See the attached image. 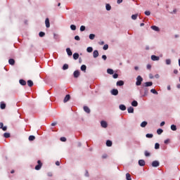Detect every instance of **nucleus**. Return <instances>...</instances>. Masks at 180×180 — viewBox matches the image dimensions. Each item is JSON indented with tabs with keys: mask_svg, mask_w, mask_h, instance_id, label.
<instances>
[{
	"mask_svg": "<svg viewBox=\"0 0 180 180\" xmlns=\"http://www.w3.org/2000/svg\"><path fill=\"white\" fill-rule=\"evenodd\" d=\"M141 82H143V77H141V76H138L136 78V85L137 86H140V85H141Z\"/></svg>",
	"mask_w": 180,
	"mask_h": 180,
	"instance_id": "nucleus-1",
	"label": "nucleus"
},
{
	"mask_svg": "<svg viewBox=\"0 0 180 180\" xmlns=\"http://www.w3.org/2000/svg\"><path fill=\"white\" fill-rule=\"evenodd\" d=\"M152 167H160V162H158V160H155L152 162Z\"/></svg>",
	"mask_w": 180,
	"mask_h": 180,
	"instance_id": "nucleus-2",
	"label": "nucleus"
},
{
	"mask_svg": "<svg viewBox=\"0 0 180 180\" xmlns=\"http://www.w3.org/2000/svg\"><path fill=\"white\" fill-rule=\"evenodd\" d=\"M38 165L35 167V169H37V171H39V169H40V168H41V162L40 160L37 161Z\"/></svg>",
	"mask_w": 180,
	"mask_h": 180,
	"instance_id": "nucleus-3",
	"label": "nucleus"
},
{
	"mask_svg": "<svg viewBox=\"0 0 180 180\" xmlns=\"http://www.w3.org/2000/svg\"><path fill=\"white\" fill-rule=\"evenodd\" d=\"M151 60L153 61H158L160 60V57L159 56H156L155 55H152L151 56Z\"/></svg>",
	"mask_w": 180,
	"mask_h": 180,
	"instance_id": "nucleus-4",
	"label": "nucleus"
},
{
	"mask_svg": "<svg viewBox=\"0 0 180 180\" xmlns=\"http://www.w3.org/2000/svg\"><path fill=\"white\" fill-rule=\"evenodd\" d=\"M111 94H112V95H114L115 96H116V95L119 94V91L117 89H113L111 91Z\"/></svg>",
	"mask_w": 180,
	"mask_h": 180,
	"instance_id": "nucleus-5",
	"label": "nucleus"
},
{
	"mask_svg": "<svg viewBox=\"0 0 180 180\" xmlns=\"http://www.w3.org/2000/svg\"><path fill=\"white\" fill-rule=\"evenodd\" d=\"M98 56H99V52L98 51V50H95L93 53L94 58H97Z\"/></svg>",
	"mask_w": 180,
	"mask_h": 180,
	"instance_id": "nucleus-6",
	"label": "nucleus"
},
{
	"mask_svg": "<svg viewBox=\"0 0 180 180\" xmlns=\"http://www.w3.org/2000/svg\"><path fill=\"white\" fill-rule=\"evenodd\" d=\"M73 75L75 78H78V77H79V70H75Z\"/></svg>",
	"mask_w": 180,
	"mask_h": 180,
	"instance_id": "nucleus-7",
	"label": "nucleus"
},
{
	"mask_svg": "<svg viewBox=\"0 0 180 180\" xmlns=\"http://www.w3.org/2000/svg\"><path fill=\"white\" fill-rule=\"evenodd\" d=\"M101 124L104 129H106V127H108V123L105 121H101Z\"/></svg>",
	"mask_w": 180,
	"mask_h": 180,
	"instance_id": "nucleus-8",
	"label": "nucleus"
},
{
	"mask_svg": "<svg viewBox=\"0 0 180 180\" xmlns=\"http://www.w3.org/2000/svg\"><path fill=\"white\" fill-rule=\"evenodd\" d=\"M139 165L141 166V167H144L146 165V162L143 160H140L139 161Z\"/></svg>",
	"mask_w": 180,
	"mask_h": 180,
	"instance_id": "nucleus-9",
	"label": "nucleus"
},
{
	"mask_svg": "<svg viewBox=\"0 0 180 180\" xmlns=\"http://www.w3.org/2000/svg\"><path fill=\"white\" fill-rule=\"evenodd\" d=\"M117 86H123V85H124V82L120 80L117 82Z\"/></svg>",
	"mask_w": 180,
	"mask_h": 180,
	"instance_id": "nucleus-10",
	"label": "nucleus"
},
{
	"mask_svg": "<svg viewBox=\"0 0 180 180\" xmlns=\"http://www.w3.org/2000/svg\"><path fill=\"white\" fill-rule=\"evenodd\" d=\"M0 129H2V130L4 131H6L7 127H4V123L0 122Z\"/></svg>",
	"mask_w": 180,
	"mask_h": 180,
	"instance_id": "nucleus-11",
	"label": "nucleus"
},
{
	"mask_svg": "<svg viewBox=\"0 0 180 180\" xmlns=\"http://www.w3.org/2000/svg\"><path fill=\"white\" fill-rule=\"evenodd\" d=\"M84 110L86 112V113H91V110L88 106H84Z\"/></svg>",
	"mask_w": 180,
	"mask_h": 180,
	"instance_id": "nucleus-12",
	"label": "nucleus"
},
{
	"mask_svg": "<svg viewBox=\"0 0 180 180\" xmlns=\"http://www.w3.org/2000/svg\"><path fill=\"white\" fill-rule=\"evenodd\" d=\"M66 53L68 56H72V51H71L70 48L66 49Z\"/></svg>",
	"mask_w": 180,
	"mask_h": 180,
	"instance_id": "nucleus-13",
	"label": "nucleus"
},
{
	"mask_svg": "<svg viewBox=\"0 0 180 180\" xmlns=\"http://www.w3.org/2000/svg\"><path fill=\"white\" fill-rule=\"evenodd\" d=\"M45 24L46 27H50V20H49V18H46Z\"/></svg>",
	"mask_w": 180,
	"mask_h": 180,
	"instance_id": "nucleus-14",
	"label": "nucleus"
},
{
	"mask_svg": "<svg viewBox=\"0 0 180 180\" xmlns=\"http://www.w3.org/2000/svg\"><path fill=\"white\" fill-rule=\"evenodd\" d=\"M73 58L74 60H78V58H79V54L78 53H75L73 54Z\"/></svg>",
	"mask_w": 180,
	"mask_h": 180,
	"instance_id": "nucleus-15",
	"label": "nucleus"
},
{
	"mask_svg": "<svg viewBox=\"0 0 180 180\" xmlns=\"http://www.w3.org/2000/svg\"><path fill=\"white\" fill-rule=\"evenodd\" d=\"M151 29L155 30V32H160V28L155 25L151 26Z\"/></svg>",
	"mask_w": 180,
	"mask_h": 180,
	"instance_id": "nucleus-16",
	"label": "nucleus"
},
{
	"mask_svg": "<svg viewBox=\"0 0 180 180\" xmlns=\"http://www.w3.org/2000/svg\"><path fill=\"white\" fill-rule=\"evenodd\" d=\"M128 113H134V108L133 107H129L127 109Z\"/></svg>",
	"mask_w": 180,
	"mask_h": 180,
	"instance_id": "nucleus-17",
	"label": "nucleus"
},
{
	"mask_svg": "<svg viewBox=\"0 0 180 180\" xmlns=\"http://www.w3.org/2000/svg\"><path fill=\"white\" fill-rule=\"evenodd\" d=\"M107 72H108V74H110V75H113V74H114V71L112 69H108Z\"/></svg>",
	"mask_w": 180,
	"mask_h": 180,
	"instance_id": "nucleus-18",
	"label": "nucleus"
},
{
	"mask_svg": "<svg viewBox=\"0 0 180 180\" xmlns=\"http://www.w3.org/2000/svg\"><path fill=\"white\" fill-rule=\"evenodd\" d=\"M70 98V96L69 94L66 95L65 98H64V103H65V102H68Z\"/></svg>",
	"mask_w": 180,
	"mask_h": 180,
	"instance_id": "nucleus-19",
	"label": "nucleus"
},
{
	"mask_svg": "<svg viewBox=\"0 0 180 180\" xmlns=\"http://www.w3.org/2000/svg\"><path fill=\"white\" fill-rule=\"evenodd\" d=\"M153 82H147L145 83V86H152Z\"/></svg>",
	"mask_w": 180,
	"mask_h": 180,
	"instance_id": "nucleus-20",
	"label": "nucleus"
},
{
	"mask_svg": "<svg viewBox=\"0 0 180 180\" xmlns=\"http://www.w3.org/2000/svg\"><path fill=\"white\" fill-rule=\"evenodd\" d=\"M120 110H126V105L123 104L120 105Z\"/></svg>",
	"mask_w": 180,
	"mask_h": 180,
	"instance_id": "nucleus-21",
	"label": "nucleus"
},
{
	"mask_svg": "<svg viewBox=\"0 0 180 180\" xmlns=\"http://www.w3.org/2000/svg\"><path fill=\"white\" fill-rule=\"evenodd\" d=\"M0 108L1 109H5V108H6V104H5V103L4 102H1L0 105Z\"/></svg>",
	"mask_w": 180,
	"mask_h": 180,
	"instance_id": "nucleus-22",
	"label": "nucleus"
},
{
	"mask_svg": "<svg viewBox=\"0 0 180 180\" xmlns=\"http://www.w3.org/2000/svg\"><path fill=\"white\" fill-rule=\"evenodd\" d=\"M106 146H107V147H112V141L108 140V141H106Z\"/></svg>",
	"mask_w": 180,
	"mask_h": 180,
	"instance_id": "nucleus-23",
	"label": "nucleus"
},
{
	"mask_svg": "<svg viewBox=\"0 0 180 180\" xmlns=\"http://www.w3.org/2000/svg\"><path fill=\"white\" fill-rule=\"evenodd\" d=\"M126 179L127 180H131V176L130 175V174H129V173L126 174Z\"/></svg>",
	"mask_w": 180,
	"mask_h": 180,
	"instance_id": "nucleus-24",
	"label": "nucleus"
},
{
	"mask_svg": "<svg viewBox=\"0 0 180 180\" xmlns=\"http://www.w3.org/2000/svg\"><path fill=\"white\" fill-rule=\"evenodd\" d=\"M8 63L11 65H15V60L13 59H9Z\"/></svg>",
	"mask_w": 180,
	"mask_h": 180,
	"instance_id": "nucleus-25",
	"label": "nucleus"
},
{
	"mask_svg": "<svg viewBox=\"0 0 180 180\" xmlns=\"http://www.w3.org/2000/svg\"><path fill=\"white\" fill-rule=\"evenodd\" d=\"M86 51H87V53H92V51H94V49H92V47L89 46L86 49Z\"/></svg>",
	"mask_w": 180,
	"mask_h": 180,
	"instance_id": "nucleus-26",
	"label": "nucleus"
},
{
	"mask_svg": "<svg viewBox=\"0 0 180 180\" xmlns=\"http://www.w3.org/2000/svg\"><path fill=\"white\" fill-rule=\"evenodd\" d=\"M138 105H139V103H137V101H134L131 102V106L136 107V106H138Z\"/></svg>",
	"mask_w": 180,
	"mask_h": 180,
	"instance_id": "nucleus-27",
	"label": "nucleus"
},
{
	"mask_svg": "<svg viewBox=\"0 0 180 180\" xmlns=\"http://www.w3.org/2000/svg\"><path fill=\"white\" fill-rule=\"evenodd\" d=\"M35 139H36V137L33 135H31L29 136L30 141H34Z\"/></svg>",
	"mask_w": 180,
	"mask_h": 180,
	"instance_id": "nucleus-28",
	"label": "nucleus"
},
{
	"mask_svg": "<svg viewBox=\"0 0 180 180\" xmlns=\"http://www.w3.org/2000/svg\"><path fill=\"white\" fill-rule=\"evenodd\" d=\"M20 85L25 86V85H26V81H25L23 79H20Z\"/></svg>",
	"mask_w": 180,
	"mask_h": 180,
	"instance_id": "nucleus-29",
	"label": "nucleus"
},
{
	"mask_svg": "<svg viewBox=\"0 0 180 180\" xmlns=\"http://www.w3.org/2000/svg\"><path fill=\"white\" fill-rule=\"evenodd\" d=\"M171 129L173 130V131H176V126L175 124L171 125Z\"/></svg>",
	"mask_w": 180,
	"mask_h": 180,
	"instance_id": "nucleus-30",
	"label": "nucleus"
},
{
	"mask_svg": "<svg viewBox=\"0 0 180 180\" xmlns=\"http://www.w3.org/2000/svg\"><path fill=\"white\" fill-rule=\"evenodd\" d=\"M81 70H82V71H86V65H82L81 66Z\"/></svg>",
	"mask_w": 180,
	"mask_h": 180,
	"instance_id": "nucleus-31",
	"label": "nucleus"
},
{
	"mask_svg": "<svg viewBox=\"0 0 180 180\" xmlns=\"http://www.w3.org/2000/svg\"><path fill=\"white\" fill-rule=\"evenodd\" d=\"M150 92H151L152 94H154L155 95H158V92L155 89H152L150 90Z\"/></svg>",
	"mask_w": 180,
	"mask_h": 180,
	"instance_id": "nucleus-32",
	"label": "nucleus"
},
{
	"mask_svg": "<svg viewBox=\"0 0 180 180\" xmlns=\"http://www.w3.org/2000/svg\"><path fill=\"white\" fill-rule=\"evenodd\" d=\"M27 85H28V86L32 87V86L33 85V82L32 80H28Z\"/></svg>",
	"mask_w": 180,
	"mask_h": 180,
	"instance_id": "nucleus-33",
	"label": "nucleus"
},
{
	"mask_svg": "<svg viewBox=\"0 0 180 180\" xmlns=\"http://www.w3.org/2000/svg\"><path fill=\"white\" fill-rule=\"evenodd\" d=\"M146 126H147V122L143 121V122L141 124V127H146Z\"/></svg>",
	"mask_w": 180,
	"mask_h": 180,
	"instance_id": "nucleus-34",
	"label": "nucleus"
},
{
	"mask_svg": "<svg viewBox=\"0 0 180 180\" xmlns=\"http://www.w3.org/2000/svg\"><path fill=\"white\" fill-rule=\"evenodd\" d=\"M137 16H139L137 14L132 15L131 19H133V20H136V19H137Z\"/></svg>",
	"mask_w": 180,
	"mask_h": 180,
	"instance_id": "nucleus-35",
	"label": "nucleus"
},
{
	"mask_svg": "<svg viewBox=\"0 0 180 180\" xmlns=\"http://www.w3.org/2000/svg\"><path fill=\"white\" fill-rule=\"evenodd\" d=\"M70 29L72 30H77V26L74 25H70Z\"/></svg>",
	"mask_w": 180,
	"mask_h": 180,
	"instance_id": "nucleus-36",
	"label": "nucleus"
},
{
	"mask_svg": "<svg viewBox=\"0 0 180 180\" xmlns=\"http://www.w3.org/2000/svg\"><path fill=\"white\" fill-rule=\"evenodd\" d=\"M105 8L107 11H110V9H112V7L110 4H106Z\"/></svg>",
	"mask_w": 180,
	"mask_h": 180,
	"instance_id": "nucleus-37",
	"label": "nucleus"
},
{
	"mask_svg": "<svg viewBox=\"0 0 180 180\" xmlns=\"http://www.w3.org/2000/svg\"><path fill=\"white\" fill-rule=\"evenodd\" d=\"M4 137H5L6 139H8V137H11V134H9V133H5V134H4Z\"/></svg>",
	"mask_w": 180,
	"mask_h": 180,
	"instance_id": "nucleus-38",
	"label": "nucleus"
},
{
	"mask_svg": "<svg viewBox=\"0 0 180 180\" xmlns=\"http://www.w3.org/2000/svg\"><path fill=\"white\" fill-rule=\"evenodd\" d=\"M46 33L43 32H40L39 34V37H44Z\"/></svg>",
	"mask_w": 180,
	"mask_h": 180,
	"instance_id": "nucleus-39",
	"label": "nucleus"
},
{
	"mask_svg": "<svg viewBox=\"0 0 180 180\" xmlns=\"http://www.w3.org/2000/svg\"><path fill=\"white\" fill-rule=\"evenodd\" d=\"M89 39H90V40H94V39H95V34H91L89 35Z\"/></svg>",
	"mask_w": 180,
	"mask_h": 180,
	"instance_id": "nucleus-40",
	"label": "nucleus"
},
{
	"mask_svg": "<svg viewBox=\"0 0 180 180\" xmlns=\"http://www.w3.org/2000/svg\"><path fill=\"white\" fill-rule=\"evenodd\" d=\"M162 131H164L162 129H159L157 130L158 134H162Z\"/></svg>",
	"mask_w": 180,
	"mask_h": 180,
	"instance_id": "nucleus-41",
	"label": "nucleus"
},
{
	"mask_svg": "<svg viewBox=\"0 0 180 180\" xmlns=\"http://www.w3.org/2000/svg\"><path fill=\"white\" fill-rule=\"evenodd\" d=\"M153 134H146V137L148 138V139H153Z\"/></svg>",
	"mask_w": 180,
	"mask_h": 180,
	"instance_id": "nucleus-42",
	"label": "nucleus"
},
{
	"mask_svg": "<svg viewBox=\"0 0 180 180\" xmlns=\"http://www.w3.org/2000/svg\"><path fill=\"white\" fill-rule=\"evenodd\" d=\"M155 150H158V148H160V143H156L155 144Z\"/></svg>",
	"mask_w": 180,
	"mask_h": 180,
	"instance_id": "nucleus-43",
	"label": "nucleus"
},
{
	"mask_svg": "<svg viewBox=\"0 0 180 180\" xmlns=\"http://www.w3.org/2000/svg\"><path fill=\"white\" fill-rule=\"evenodd\" d=\"M63 70H68V64L63 65Z\"/></svg>",
	"mask_w": 180,
	"mask_h": 180,
	"instance_id": "nucleus-44",
	"label": "nucleus"
},
{
	"mask_svg": "<svg viewBox=\"0 0 180 180\" xmlns=\"http://www.w3.org/2000/svg\"><path fill=\"white\" fill-rule=\"evenodd\" d=\"M166 64H167V65H169L171 64V59H167Z\"/></svg>",
	"mask_w": 180,
	"mask_h": 180,
	"instance_id": "nucleus-45",
	"label": "nucleus"
},
{
	"mask_svg": "<svg viewBox=\"0 0 180 180\" xmlns=\"http://www.w3.org/2000/svg\"><path fill=\"white\" fill-rule=\"evenodd\" d=\"M103 49V50H108V49H109V45L108 44L104 45Z\"/></svg>",
	"mask_w": 180,
	"mask_h": 180,
	"instance_id": "nucleus-46",
	"label": "nucleus"
},
{
	"mask_svg": "<svg viewBox=\"0 0 180 180\" xmlns=\"http://www.w3.org/2000/svg\"><path fill=\"white\" fill-rule=\"evenodd\" d=\"M84 30H85V26L82 25V26L80 27V31H81V32H84Z\"/></svg>",
	"mask_w": 180,
	"mask_h": 180,
	"instance_id": "nucleus-47",
	"label": "nucleus"
},
{
	"mask_svg": "<svg viewBox=\"0 0 180 180\" xmlns=\"http://www.w3.org/2000/svg\"><path fill=\"white\" fill-rule=\"evenodd\" d=\"M145 15H146V16H150V15H151V13L150 11H145Z\"/></svg>",
	"mask_w": 180,
	"mask_h": 180,
	"instance_id": "nucleus-48",
	"label": "nucleus"
},
{
	"mask_svg": "<svg viewBox=\"0 0 180 180\" xmlns=\"http://www.w3.org/2000/svg\"><path fill=\"white\" fill-rule=\"evenodd\" d=\"M60 141H67V139L65 137H61Z\"/></svg>",
	"mask_w": 180,
	"mask_h": 180,
	"instance_id": "nucleus-49",
	"label": "nucleus"
},
{
	"mask_svg": "<svg viewBox=\"0 0 180 180\" xmlns=\"http://www.w3.org/2000/svg\"><path fill=\"white\" fill-rule=\"evenodd\" d=\"M113 78L116 79L119 77V75H117V73H115L113 75H112Z\"/></svg>",
	"mask_w": 180,
	"mask_h": 180,
	"instance_id": "nucleus-50",
	"label": "nucleus"
},
{
	"mask_svg": "<svg viewBox=\"0 0 180 180\" xmlns=\"http://www.w3.org/2000/svg\"><path fill=\"white\" fill-rule=\"evenodd\" d=\"M145 155L146 157H150V153H148V151H145Z\"/></svg>",
	"mask_w": 180,
	"mask_h": 180,
	"instance_id": "nucleus-51",
	"label": "nucleus"
},
{
	"mask_svg": "<svg viewBox=\"0 0 180 180\" xmlns=\"http://www.w3.org/2000/svg\"><path fill=\"white\" fill-rule=\"evenodd\" d=\"M75 39L77 41H79L80 40V38H79V36H75Z\"/></svg>",
	"mask_w": 180,
	"mask_h": 180,
	"instance_id": "nucleus-52",
	"label": "nucleus"
},
{
	"mask_svg": "<svg viewBox=\"0 0 180 180\" xmlns=\"http://www.w3.org/2000/svg\"><path fill=\"white\" fill-rule=\"evenodd\" d=\"M102 58H103V60H106V58H108L106 57L105 55H103Z\"/></svg>",
	"mask_w": 180,
	"mask_h": 180,
	"instance_id": "nucleus-53",
	"label": "nucleus"
},
{
	"mask_svg": "<svg viewBox=\"0 0 180 180\" xmlns=\"http://www.w3.org/2000/svg\"><path fill=\"white\" fill-rule=\"evenodd\" d=\"M147 69L151 70V65H150V64L147 65Z\"/></svg>",
	"mask_w": 180,
	"mask_h": 180,
	"instance_id": "nucleus-54",
	"label": "nucleus"
},
{
	"mask_svg": "<svg viewBox=\"0 0 180 180\" xmlns=\"http://www.w3.org/2000/svg\"><path fill=\"white\" fill-rule=\"evenodd\" d=\"M168 143H169V140L167 139L165 141V144H168Z\"/></svg>",
	"mask_w": 180,
	"mask_h": 180,
	"instance_id": "nucleus-55",
	"label": "nucleus"
},
{
	"mask_svg": "<svg viewBox=\"0 0 180 180\" xmlns=\"http://www.w3.org/2000/svg\"><path fill=\"white\" fill-rule=\"evenodd\" d=\"M56 165L60 166V162L59 161H56Z\"/></svg>",
	"mask_w": 180,
	"mask_h": 180,
	"instance_id": "nucleus-56",
	"label": "nucleus"
},
{
	"mask_svg": "<svg viewBox=\"0 0 180 180\" xmlns=\"http://www.w3.org/2000/svg\"><path fill=\"white\" fill-rule=\"evenodd\" d=\"M164 124H165V122H162L160 123V126H161V127L164 126Z\"/></svg>",
	"mask_w": 180,
	"mask_h": 180,
	"instance_id": "nucleus-57",
	"label": "nucleus"
},
{
	"mask_svg": "<svg viewBox=\"0 0 180 180\" xmlns=\"http://www.w3.org/2000/svg\"><path fill=\"white\" fill-rule=\"evenodd\" d=\"M123 2V0H117V4H122Z\"/></svg>",
	"mask_w": 180,
	"mask_h": 180,
	"instance_id": "nucleus-58",
	"label": "nucleus"
},
{
	"mask_svg": "<svg viewBox=\"0 0 180 180\" xmlns=\"http://www.w3.org/2000/svg\"><path fill=\"white\" fill-rule=\"evenodd\" d=\"M174 74H178V70H174Z\"/></svg>",
	"mask_w": 180,
	"mask_h": 180,
	"instance_id": "nucleus-59",
	"label": "nucleus"
},
{
	"mask_svg": "<svg viewBox=\"0 0 180 180\" xmlns=\"http://www.w3.org/2000/svg\"><path fill=\"white\" fill-rule=\"evenodd\" d=\"M57 124V122H53L52 124H51V126H56Z\"/></svg>",
	"mask_w": 180,
	"mask_h": 180,
	"instance_id": "nucleus-60",
	"label": "nucleus"
},
{
	"mask_svg": "<svg viewBox=\"0 0 180 180\" xmlns=\"http://www.w3.org/2000/svg\"><path fill=\"white\" fill-rule=\"evenodd\" d=\"M107 157H108L107 155H103L102 156V158H106Z\"/></svg>",
	"mask_w": 180,
	"mask_h": 180,
	"instance_id": "nucleus-61",
	"label": "nucleus"
},
{
	"mask_svg": "<svg viewBox=\"0 0 180 180\" xmlns=\"http://www.w3.org/2000/svg\"><path fill=\"white\" fill-rule=\"evenodd\" d=\"M48 176H53V174H51V173H48Z\"/></svg>",
	"mask_w": 180,
	"mask_h": 180,
	"instance_id": "nucleus-62",
	"label": "nucleus"
},
{
	"mask_svg": "<svg viewBox=\"0 0 180 180\" xmlns=\"http://www.w3.org/2000/svg\"><path fill=\"white\" fill-rule=\"evenodd\" d=\"M167 89H168V91H171V86H168Z\"/></svg>",
	"mask_w": 180,
	"mask_h": 180,
	"instance_id": "nucleus-63",
	"label": "nucleus"
},
{
	"mask_svg": "<svg viewBox=\"0 0 180 180\" xmlns=\"http://www.w3.org/2000/svg\"><path fill=\"white\" fill-rule=\"evenodd\" d=\"M177 88H178L179 89H180V84H178V85H177Z\"/></svg>",
	"mask_w": 180,
	"mask_h": 180,
	"instance_id": "nucleus-64",
	"label": "nucleus"
}]
</instances>
